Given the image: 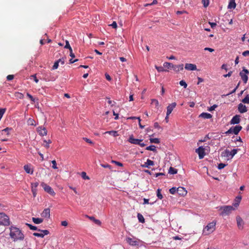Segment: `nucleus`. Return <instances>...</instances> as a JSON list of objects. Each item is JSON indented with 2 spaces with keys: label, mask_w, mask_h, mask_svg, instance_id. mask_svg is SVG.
<instances>
[{
  "label": "nucleus",
  "mask_w": 249,
  "mask_h": 249,
  "mask_svg": "<svg viewBox=\"0 0 249 249\" xmlns=\"http://www.w3.org/2000/svg\"><path fill=\"white\" fill-rule=\"evenodd\" d=\"M43 217L49 218L50 216V210L49 208L45 209L41 214Z\"/></svg>",
  "instance_id": "f3484780"
},
{
  "label": "nucleus",
  "mask_w": 249,
  "mask_h": 249,
  "mask_svg": "<svg viewBox=\"0 0 249 249\" xmlns=\"http://www.w3.org/2000/svg\"><path fill=\"white\" fill-rule=\"evenodd\" d=\"M236 7L235 0H230L228 8L229 9H234Z\"/></svg>",
  "instance_id": "b1692460"
},
{
  "label": "nucleus",
  "mask_w": 249,
  "mask_h": 249,
  "mask_svg": "<svg viewBox=\"0 0 249 249\" xmlns=\"http://www.w3.org/2000/svg\"><path fill=\"white\" fill-rule=\"evenodd\" d=\"M32 189V192L33 193V196L34 197H35L36 196L37 189L34 188V189Z\"/></svg>",
  "instance_id": "bf43d9fd"
},
{
  "label": "nucleus",
  "mask_w": 249,
  "mask_h": 249,
  "mask_svg": "<svg viewBox=\"0 0 249 249\" xmlns=\"http://www.w3.org/2000/svg\"><path fill=\"white\" fill-rule=\"evenodd\" d=\"M57 61V62H58L59 63H60L61 65H63L65 63V59L63 58L59 59Z\"/></svg>",
  "instance_id": "052dcab7"
},
{
  "label": "nucleus",
  "mask_w": 249,
  "mask_h": 249,
  "mask_svg": "<svg viewBox=\"0 0 249 249\" xmlns=\"http://www.w3.org/2000/svg\"><path fill=\"white\" fill-rule=\"evenodd\" d=\"M177 104L175 102L172 103V104H169L167 107V116H169L174 109V108L176 107Z\"/></svg>",
  "instance_id": "9b49d317"
},
{
  "label": "nucleus",
  "mask_w": 249,
  "mask_h": 249,
  "mask_svg": "<svg viewBox=\"0 0 249 249\" xmlns=\"http://www.w3.org/2000/svg\"><path fill=\"white\" fill-rule=\"evenodd\" d=\"M157 196L158 198L161 199L163 197L162 195L161 194V189H158L157 192Z\"/></svg>",
  "instance_id": "e433bc0d"
},
{
  "label": "nucleus",
  "mask_w": 249,
  "mask_h": 249,
  "mask_svg": "<svg viewBox=\"0 0 249 249\" xmlns=\"http://www.w3.org/2000/svg\"><path fill=\"white\" fill-rule=\"evenodd\" d=\"M36 129H37V132L38 133V134L40 136H45L47 134V131L46 129L42 126H38L36 128Z\"/></svg>",
  "instance_id": "9d476101"
},
{
  "label": "nucleus",
  "mask_w": 249,
  "mask_h": 249,
  "mask_svg": "<svg viewBox=\"0 0 249 249\" xmlns=\"http://www.w3.org/2000/svg\"><path fill=\"white\" fill-rule=\"evenodd\" d=\"M38 231H40L42 234L43 235V236H44L46 235H48L49 233V231L47 230H40L38 229Z\"/></svg>",
  "instance_id": "4c0bfd02"
},
{
  "label": "nucleus",
  "mask_w": 249,
  "mask_h": 249,
  "mask_svg": "<svg viewBox=\"0 0 249 249\" xmlns=\"http://www.w3.org/2000/svg\"><path fill=\"white\" fill-rule=\"evenodd\" d=\"M240 116L239 115H235L231 120L230 123L232 124H238L240 122Z\"/></svg>",
  "instance_id": "f8f14e48"
},
{
  "label": "nucleus",
  "mask_w": 249,
  "mask_h": 249,
  "mask_svg": "<svg viewBox=\"0 0 249 249\" xmlns=\"http://www.w3.org/2000/svg\"><path fill=\"white\" fill-rule=\"evenodd\" d=\"M155 68L157 69V70L159 72H162V71H166V70H165L162 67H158V66H155Z\"/></svg>",
  "instance_id": "49530a36"
},
{
  "label": "nucleus",
  "mask_w": 249,
  "mask_h": 249,
  "mask_svg": "<svg viewBox=\"0 0 249 249\" xmlns=\"http://www.w3.org/2000/svg\"><path fill=\"white\" fill-rule=\"evenodd\" d=\"M137 217H138L139 221L140 222L142 223L144 222V221H145L144 218L142 214H141L140 213H138V215H137Z\"/></svg>",
  "instance_id": "c85d7f7f"
},
{
  "label": "nucleus",
  "mask_w": 249,
  "mask_h": 249,
  "mask_svg": "<svg viewBox=\"0 0 249 249\" xmlns=\"http://www.w3.org/2000/svg\"><path fill=\"white\" fill-rule=\"evenodd\" d=\"M33 235L36 237H41V238L44 237L43 235L42 234V233L34 232L33 233Z\"/></svg>",
  "instance_id": "5fc2aeb1"
},
{
  "label": "nucleus",
  "mask_w": 249,
  "mask_h": 249,
  "mask_svg": "<svg viewBox=\"0 0 249 249\" xmlns=\"http://www.w3.org/2000/svg\"><path fill=\"white\" fill-rule=\"evenodd\" d=\"M177 172H178V170L177 169L172 167H170L169 169V173L170 174H176L177 173Z\"/></svg>",
  "instance_id": "7c9ffc66"
},
{
  "label": "nucleus",
  "mask_w": 249,
  "mask_h": 249,
  "mask_svg": "<svg viewBox=\"0 0 249 249\" xmlns=\"http://www.w3.org/2000/svg\"><path fill=\"white\" fill-rule=\"evenodd\" d=\"M38 184H39L37 182H34V183H31V189H34V188L36 189V188L38 186Z\"/></svg>",
  "instance_id": "8fccbe9b"
},
{
  "label": "nucleus",
  "mask_w": 249,
  "mask_h": 249,
  "mask_svg": "<svg viewBox=\"0 0 249 249\" xmlns=\"http://www.w3.org/2000/svg\"><path fill=\"white\" fill-rule=\"evenodd\" d=\"M23 168L25 172L28 173L32 175L34 172V170L32 169L29 165H25L23 167Z\"/></svg>",
  "instance_id": "6ab92c4d"
},
{
  "label": "nucleus",
  "mask_w": 249,
  "mask_h": 249,
  "mask_svg": "<svg viewBox=\"0 0 249 249\" xmlns=\"http://www.w3.org/2000/svg\"><path fill=\"white\" fill-rule=\"evenodd\" d=\"M242 54L243 56H249V51H244L243 53H242Z\"/></svg>",
  "instance_id": "69168bd1"
},
{
  "label": "nucleus",
  "mask_w": 249,
  "mask_h": 249,
  "mask_svg": "<svg viewBox=\"0 0 249 249\" xmlns=\"http://www.w3.org/2000/svg\"><path fill=\"white\" fill-rule=\"evenodd\" d=\"M27 96L33 102H35V99L29 93H27Z\"/></svg>",
  "instance_id": "6e6d98bb"
},
{
  "label": "nucleus",
  "mask_w": 249,
  "mask_h": 249,
  "mask_svg": "<svg viewBox=\"0 0 249 249\" xmlns=\"http://www.w3.org/2000/svg\"><path fill=\"white\" fill-rule=\"evenodd\" d=\"M105 76H106V79L108 81H110L111 80V77L109 76V75L108 74L106 73L105 74Z\"/></svg>",
  "instance_id": "338daca9"
},
{
  "label": "nucleus",
  "mask_w": 249,
  "mask_h": 249,
  "mask_svg": "<svg viewBox=\"0 0 249 249\" xmlns=\"http://www.w3.org/2000/svg\"><path fill=\"white\" fill-rule=\"evenodd\" d=\"M112 163H115L116 165L119 166H123V164L121 162H120L119 161H116V160H112Z\"/></svg>",
  "instance_id": "4d7b16f0"
},
{
  "label": "nucleus",
  "mask_w": 249,
  "mask_h": 249,
  "mask_svg": "<svg viewBox=\"0 0 249 249\" xmlns=\"http://www.w3.org/2000/svg\"><path fill=\"white\" fill-rule=\"evenodd\" d=\"M242 127L240 125H236L235 126H232L227 131L225 132L226 134H234L235 135H237L242 129Z\"/></svg>",
  "instance_id": "20e7f679"
},
{
  "label": "nucleus",
  "mask_w": 249,
  "mask_h": 249,
  "mask_svg": "<svg viewBox=\"0 0 249 249\" xmlns=\"http://www.w3.org/2000/svg\"><path fill=\"white\" fill-rule=\"evenodd\" d=\"M11 130H12L11 128L6 127V128L2 130L1 132H2V133L4 132H6L7 133V135H9V131H11Z\"/></svg>",
  "instance_id": "c03bdc74"
},
{
  "label": "nucleus",
  "mask_w": 249,
  "mask_h": 249,
  "mask_svg": "<svg viewBox=\"0 0 249 249\" xmlns=\"http://www.w3.org/2000/svg\"><path fill=\"white\" fill-rule=\"evenodd\" d=\"M241 199H242L241 196H236L234 200L233 205L235 207H237L240 203Z\"/></svg>",
  "instance_id": "aec40b11"
},
{
  "label": "nucleus",
  "mask_w": 249,
  "mask_h": 249,
  "mask_svg": "<svg viewBox=\"0 0 249 249\" xmlns=\"http://www.w3.org/2000/svg\"><path fill=\"white\" fill-rule=\"evenodd\" d=\"M61 225L63 226H67L68 225V222L67 221H63L61 222Z\"/></svg>",
  "instance_id": "774afa93"
},
{
  "label": "nucleus",
  "mask_w": 249,
  "mask_h": 249,
  "mask_svg": "<svg viewBox=\"0 0 249 249\" xmlns=\"http://www.w3.org/2000/svg\"><path fill=\"white\" fill-rule=\"evenodd\" d=\"M221 209L223 210L221 213L222 215H229L233 210H234L231 206H225L221 207Z\"/></svg>",
  "instance_id": "39448f33"
},
{
  "label": "nucleus",
  "mask_w": 249,
  "mask_h": 249,
  "mask_svg": "<svg viewBox=\"0 0 249 249\" xmlns=\"http://www.w3.org/2000/svg\"><path fill=\"white\" fill-rule=\"evenodd\" d=\"M242 102L244 104H249V95H247L244 99H242Z\"/></svg>",
  "instance_id": "f704fd0d"
},
{
  "label": "nucleus",
  "mask_w": 249,
  "mask_h": 249,
  "mask_svg": "<svg viewBox=\"0 0 249 249\" xmlns=\"http://www.w3.org/2000/svg\"><path fill=\"white\" fill-rule=\"evenodd\" d=\"M101 166L103 167L104 168H108L110 169H111V166L109 165L108 164H102Z\"/></svg>",
  "instance_id": "680f3d73"
},
{
  "label": "nucleus",
  "mask_w": 249,
  "mask_h": 249,
  "mask_svg": "<svg viewBox=\"0 0 249 249\" xmlns=\"http://www.w3.org/2000/svg\"><path fill=\"white\" fill-rule=\"evenodd\" d=\"M81 177L84 179H89V178L87 176L86 173L85 172L81 173Z\"/></svg>",
  "instance_id": "ea45409f"
},
{
  "label": "nucleus",
  "mask_w": 249,
  "mask_h": 249,
  "mask_svg": "<svg viewBox=\"0 0 249 249\" xmlns=\"http://www.w3.org/2000/svg\"><path fill=\"white\" fill-rule=\"evenodd\" d=\"M65 48L68 49L69 50H71V49H72L68 40L66 41V45L65 46Z\"/></svg>",
  "instance_id": "09e8293b"
},
{
  "label": "nucleus",
  "mask_w": 249,
  "mask_h": 249,
  "mask_svg": "<svg viewBox=\"0 0 249 249\" xmlns=\"http://www.w3.org/2000/svg\"><path fill=\"white\" fill-rule=\"evenodd\" d=\"M236 221L238 228H242L243 225V221L242 219L240 216H237L236 217Z\"/></svg>",
  "instance_id": "4be33fe9"
},
{
  "label": "nucleus",
  "mask_w": 249,
  "mask_h": 249,
  "mask_svg": "<svg viewBox=\"0 0 249 249\" xmlns=\"http://www.w3.org/2000/svg\"><path fill=\"white\" fill-rule=\"evenodd\" d=\"M10 236L14 242L24 240V235L19 228L12 226L10 227Z\"/></svg>",
  "instance_id": "f257e3e1"
},
{
  "label": "nucleus",
  "mask_w": 249,
  "mask_h": 249,
  "mask_svg": "<svg viewBox=\"0 0 249 249\" xmlns=\"http://www.w3.org/2000/svg\"><path fill=\"white\" fill-rule=\"evenodd\" d=\"M237 152V149H233L231 151L226 149L221 154V155L224 157L229 158L230 156L232 158Z\"/></svg>",
  "instance_id": "0eeeda50"
},
{
  "label": "nucleus",
  "mask_w": 249,
  "mask_h": 249,
  "mask_svg": "<svg viewBox=\"0 0 249 249\" xmlns=\"http://www.w3.org/2000/svg\"><path fill=\"white\" fill-rule=\"evenodd\" d=\"M187 193L186 190L182 187H179L177 188V194L180 196H185Z\"/></svg>",
  "instance_id": "ddd939ff"
},
{
  "label": "nucleus",
  "mask_w": 249,
  "mask_h": 249,
  "mask_svg": "<svg viewBox=\"0 0 249 249\" xmlns=\"http://www.w3.org/2000/svg\"><path fill=\"white\" fill-rule=\"evenodd\" d=\"M185 69L188 71L196 70V66L195 64L187 63L185 64Z\"/></svg>",
  "instance_id": "2eb2a0df"
},
{
  "label": "nucleus",
  "mask_w": 249,
  "mask_h": 249,
  "mask_svg": "<svg viewBox=\"0 0 249 249\" xmlns=\"http://www.w3.org/2000/svg\"><path fill=\"white\" fill-rule=\"evenodd\" d=\"M10 222L9 217L4 213H0V225L3 226H8Z\"/></svg>",
  "instance_id": "7ed1b4c3"
},
{
  "label": "nucleus",
  "mask_w": 249,
  "mask_h": 249,
  "mask_svg": "<svg viewBox=\"0 0 249 249\" xmlns=\"http://www.w3.org/2000/svg\"><path fill=\"white\" fill-rule=\"evenodd\" d=\"M126 241L127 243H128L131 246H136L138 245V241L137 240H134L133 239L130 237L126 238Z\"/></svg>",
  "instance_id": "4468645a"
},
{
  "label": "nucleus",
  "mask_w": 249,
  "mask_h": 249,
  "mask_svg": "<svg viewBox=\"0 0 249 249\" xmlns=\"http://www.w3.org/2000/svg\"><path fill=\"white\" fill-rule=\"evenodd\" d=\"M179 85L181 86H183L184 88H186L187 87V84L184 80H181L179 82Z\"/></svg>",
  "instance_id": "a18cd8bd"
},
{
  "label": "nucleus",
  "mask_w": 249,
  "mask_h": 249,
  "mask_svg": "<svg viewBox=\"0 0 249 249\" xmlns=\"http://www.w3.org/2000/svg\"><path fill=\"white\" fill-rule=\"evenodd\" d=\"M86 217L89 218L90 220L93 221L95 224L98 225H100L101 224V222L99 220L95 219L93 216H89L87 215Z\"/></svg>",
  "instance_id": "a878e982"
},
{
  "label": "nucleus",
  "mask_w": 249,
  "mask_h": 249,
  "mask_svg": "<svg viewBox=\"0 0 249 249\" xmlns=\"http://www.w3.org/2000/svg\"><path fill=\"white\" fill-rule=\"evenodd\" d=\"M83 140L84 141H85L87 142H88L90 144H93V142L90 139H88L87 138H83Z\"/></svg>",
  "instance_id": "13d9d810"
},
{
  "label": "nucleus",
  "mask_w": 249,
  "mask_h": 249,
  "mask_svg": "<svg viewBox=\"0 0 249 249\" xmlns=\"http://www.w3.org/2000/svg\"><path fill=\"white\" fill-rule=\"evenodd\" d=\"M183 70V64H180L178 65H175L174 67V70L176 72H178L180 71Z\"/></svg>",
  "instance_id": "393cba45"
},
{
  "label": "nucleus",
  "mask_w": 249,
  "mask_h": 249,
  "mask_svg": "<svg viewBox=\"0 0 249 249\" xmlns=\"http://www.w3.org/2000/svg\"><path fill=\"white\" fill-rule=\"evenodd\" d=\"M154 165V162L150 159H147L146 161L142 164L141 166L144 168H150V166H153Z\"/></svg>",
  "instance_id": "a211bd4d"
},
{
  "label": "nucleus",
  "mask_w": 249,
  "mask_h": 249,
  "mask_svg": "<svg viewBox=\"0 0 249 249\" xmlns=\"http://www.w3.org/2000/svg\"><path fill=\"white\" fill-rule=\"evenodd\" d=\"M143 140L142 139H137L134 138L133 136L132 135H131L128 140V141L134 144H137L139 145L140 144V142H142Z\"/></svg>",
  "instance_id": "1a4fd4ad"
},
{
  "label": "nucleus",
  "mask_w": 249,
  "mask_h": 249,
  "mask_svg": "<svg viewBox=\"0 0 249 249\" xmlns=\"http://www.w3.org/2000/svg\"><path fill=\"white\" fill-rule=\"evenodd\" d=\"M151 103L154 104L156 107L158 109L159 106V101L157 99H152Z\"/></svg>",
  "instance_id": "72a5a7b5"
},
{
  "label": "nucleus",
  "mask_w": 249,
  "mask_h": 249,
  "mask_svg": "<svg viewBox=\"0 0 249 249\" xmlns=\"http://www.w3.org/2000/svg\"><path fill=\"white\" fill-rule=\"evenodd\" d=\"M35 122L34 120H33L31 118H29L27 121L28 124L30 125H35V124H34Z\"/></svg>",
  "instance_id": "79ce46f5"
},
{
  "label": "nucleus",
  "mask_w": 249,
  "mask_h": 249,
  "mask_svg": "<svg viewBox=\"0 0 249 249\" xmlns=\"http://www.w3.org/2000/svg\"><path fill=\"white\" fill-rule=\"evenodd\" d=\"M32 220L36 224H40L41 223L43 220V219L42 218H35V217H33L32 218Z\"/></svg>",
  "instance_id": "bb28decb"
},
{
  "label": "nucleus",
  "mask_w": 249,
  "mask_h": 249,
  "mask_svg": "<svg viewBox=\"0 0 249 249\" xmlns=\"http://www.w3.org/2000/svg\"><path fill=\"white\" fill-rule=\"evenodd\" d=\"M59 66V63L57 61H55L53 66V70H55L58 68Z\"/></svg>",
  "instance_id": "864d4df0"
},
{
  "label": "nucleus",
  "mask_w": 249,
  "mask_h": 249,
  "mask_svg": "<svg viewBox=\"0 0 249 249\" xmlns=\"http://www.w3.org/2000/svg\"><path fill=\"white\" fill-rule=\"evenodd\" d=\"M200 117H202L204 119H210L212 117V115L208 113L203 112L199 115Z\"/></svg>",
  "instance_id": "5701e85b"
},
{
  "label": "nucleus",
  "mask_w": 249,
  "mask_h": 249,
  "mask_svg": "<svg viewBox=\"0 0 249 249\" xmlns=\"http://www.w3.org/2000/svg\"><path fill=\"white\" fill-rule=\"evenodd\" d=\"M174 66L173 64L169 62H164L163 64V66L168 69L173 68L174 69Z\"/></svg>",
  "instance_id": "cd10ccee"
},
{
  "label": "nucleus",
  "mask_w": 249,
  "mask_h": 249,
  "mask_svg": "<svg viewBox=\"0 0 249 249\" xmlns=\"http://www.w3.org/2000/svg\"><path fill=\"white\" fill-rule=\"evenodd\" d=\"M146 150L152 151L154 152L156 150V146L154 145H151L148 146L146 147Z\"/></svg>",
  "instance_id": "2f4dec72"
},
{
  "label": "nucleus",
  "mask_w": 249,
  "mask_h": 249,
  "mask_svg": "<svg viewBox=\"0 0 249 249\" xmlns=\"http://www.w3.org/2000/svg\"><path fill=\"white\" fill-rule=\"evenodd\" d=\"M217 107V105H213V106H212L210 107H209L208 110L209 111H212L214 110Z\"/></svg>",
  "instance_id": "3c124183"
},
{
  "label": "nucleus",
  "mask_w": 249,
  "mask_h": 249,
  "mask_svg": "<svg viewBox=\"0 0 249 249\" xmlns=\"http://www.w3.org/2000/svg\"><path fill=\"white\" fill-rule=\"evenodd\" d=\"M238 110L241 113H243L247 111V108L245 105L240 103L238 106Z\"/></svg>",
  "instance_id": "dca6fc26"
},
{
  "label": "nucleus",
  "mask_w": 249,
  "mask_h": 249,
  "mask_svg": "<svg viewBox=\"0 0 249 249\" xmlns=\"http://www.w3.org/2000/svg\"><path fill=\"white\" fill-rule=\"evenodd\" d=\"M196 152L198 154L199 159H202L206 155L205 149L202 146L196 149Z\"/></svg>",
  "instance_id": "6e6552de"
},
{
  "label": "nucleus",
  "mask_w": 249,
  "mask_h": 249,
  "mask_svg": "<svg viewBox=\"0 0 249 249\" xmlns=\"http://www.w3.org/2000/svg\"><path fill=\"white\" fill-rule=\"evenodd\" d=\"M226 166V164H225L224 163H221L218 164V169L219 170H221L222 169H223Z\"/></svg>",
  "instance_id": "603ef678"
},
{
  "label": "nucleus",
  "mask_w": 249,
  "mask_h": 249,
  "mask_svg": "<svg viewBox=\"0 0 249 249\" xmlns=\"http://www.w3.org/2000/svg\"><path fill=\"white\" fill-rule=\"evenodd\" d=\"M169 192L171 194H174L175 193H177V189L176 187H172L169 190Z\"/></svg>",
  "instance_id": "37998d69"
},
{
  "label": "nucleus",
  "mask_w": 249,
  "mask_h": 249,
  "mask_svg": "<svg viewBox=\"0 0 249 249\" xmlns=\"http://www.w3.org/2000/svg\"><path fill=\"white\" fill-rule=\"evenodd\" d=\"M44 142L46 143V144L44 145V146L48 148L50 147L49 144L52 142V141L50 140H49L48 141L47 140H44Z\"/></svg>",
  "instance_id": "a19ab883"
},
{
  "label": "nucleus",
  "mask_w": 249,
  "mask_h": 249,
  "mask_svg": "<svg viewBox=\"0 0 249 249\" xmlns=\"http://www.w3.org/2000/svg\"><path fill=\"white\" fill-rule=\"evenodd\" d=\"M14 78V75H8L7 76V80L8 81L12 80Z\"/></svg>",
  "instance_id": "0e129e2a"
},
{
  "label": "nucleus",
  "mask_w": 249,
  "mask_h": 249,
  "mask_svg": "<svg viewBox=\"0 0 249 249\" xmlns=\"http://www.w3.org/2000/svg\"><path fill=\"white\" fill-rule=\"evenodd\" d=\"M15 95L19 99H22L24 98V95L21 93L16 92Z\"/></svg>",
  "instance_id": "58836bf2"
},
{
  "label": "nucleus",
  "mask_w": 249,
  "mask_h": 249,
  "mask_svg": "<svg viewBox=\"0 0 249 249\" xmlns=\"http://www.w3.org/2000/svg\"><path fill=\"white\" fill-rule=\"evenodd\" d=\"M110 25L114 29H116L117 27V24L116 21H113V23Z\"/></svg>",
  "instance_id": "e2e57ef3"
},
{
  "label": "nucleus",
  "mask_w": 249,
  "mask_h": 249,
  "mask_svg": "<svg viewBox=\"0 0 249 249\" xmlns=\"http://www.w3.org/2000/svg\"><path fill=\"white\" fill-rule=\"evenodd\" d=\"M26 225L30 228V230L33 231H38L37 228L36 226H33L30 224L26 223Z\"/></svg>",
  "instance_id": "473e14b6"
},
{
  "label": "nucleus",
  "mask_w": 249,
  "mask_h": 249,
  "mask_svg": "<svg viewBox=\"0 0 249 249\" xmlns=\"http://www.w3.org/2000/svg\"><path fill=\"white\" fill-rule=\"evenodd\" d=\"M105 133V134L108 133L110 135H113L114 137H116V136H118L117 131H114V130L107 131Z\"/></svg>",
  "instance_id": "c756f323"
},
{
  "label": "nucleus",
  "mask_w": 249,
  "mask_h": 249,
  "mask_svg": "<svg viewBox=\"0 0 249 249\" xmlns=\"http://www.w3.org/2000/svg\"><path fill=\"white\" fill-rule=\"evenodd\" d=\"M216 222L213 221L209 223L203 229V233L208 235L213 232L215 229Z\"/></svg>",
  "instance_id": "f03ea898"
},
{
  "label": "nucleus",
  "mask_w": 249,
  "mask_h": 249,
  "mask_svg": "<svg viewBox=\"0 0 249 249\" xmlns=\"http://www.w3.org/2000/svg\"><path fill=\"white\" fill-rule=\"evenodd\" d=\"M52 163L53 164L52 165V168L53 169H57V164H56V162L55 160H53L52 161Z\"/></svg>",
  "instance_id": "de8ad7c7"
},
{
  "label": "nucleus",
  "mask_w": 249,
  "mask_h": 249,
  "mask_svg": "<svg viewBox=\"0 0 249 249\" xmlns=\"http://www.w3.org/2000/svg\"><path fill=\"white\" fill-rule=\"evenodd\" d=\"M41 186L42 187L46 192L48 193L51 196H54L55 195L53 190L47 184L45 183L44 182H42L41 183Z\"/></svg>",
  "instance_id": "423d86ee"
},
{
  "label": "nucleus",
  "mask_w": 249,
  "mask_h": 249,
  "mask_svg": "<svg viewBox=\"0 0 249 249\" xmlns=\"http://www.w3.org/2000/svg\"><path fill=\"white\" fill-rule=\"evenodd\" d=\"M240 76H241L242 80L243 81L244 83H246L248 80V76L246 73H244L242 71H241L239 73Z\"/></svg>",
  "instance_id": "412c9836"
},
{
  "label": "nucleus",
  "mask_w": 249,
  "mask_h": 249,
  "mask_svg": "<svg viewBox=\"0 0 249 249\" xmlns=\"http://www.w3.org/2000/svg\"><path fill=\"white\" fill-rule=\"evenodd\" d=\"M150 142L151 143H160V140L158 138H150Z\"/></svg>",
  "instance_id": "c9c22d12"
}]
</instances>
